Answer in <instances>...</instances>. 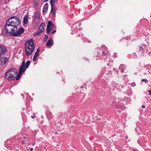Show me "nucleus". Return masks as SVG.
<instances>
[{"label":"nucleus","instance_id":"7c9ffc66","mask_svg":"<svg viewBox=\"0 0 151 151\" xmlns=\"http://www.w3.org/2000/svg\"><path fill=\"white\" fill-rule=\"evenodd\" d=\"M24 143V142H22V143Z\"/></svg>","mask_w":151,"mask_h":151},{"label":"nucleus","instance_id":"2eb2a0df","mask_svg":"<svg viewBox=\"0 0 151 151\" xmlns=\"http://www.w3.org/2000/svg\"><path fill=\"white\" fill-rule=\"evenodd\" d=\"M57 0H50V1L51 5H54L55 2L57 1Z\"/></svg>","mask_w":151,"mask_h":151},{"label":"nucleus","instance_id":"dca6fc26","mask_svg":"<svg viewBox=\"0 0 151 151\" xmlns=\"http://www.w3.org/2000/svg\"><path fill=\"white\" fill-rule=\"evenodd\" d=\"M38 30H40L41 32H43L45 30V28L41 27H40Z\"/></svg>","mask_w":151,"mask_h":151},{"label":"nucleus","instance_id":"a211bd4d","mask_svg":"<svg viewBox=\"0 0 151 151\" xmlns=\"http://www.w3.org/2000/svg\"><path fill=\"white\" fill-rule=\"evenodd\" d=\"M48 37V36L47 35H45V37L43 39L44 41L45 42H46L47 41Z\"/></svg>","mask_w":151,"mask_h":151},{"label":"nucleus","instance_id":"b1692460","mask_svg":"<svg viewBox=\"0 0 151 151\" xmlns=\"http://www.w3.org/2000/svg\"><path fill=\"white\" fill-rule=\"evenodd\" d=\"M42 0L43 2H46L47 1H48L49 0Z\"/></svg>","mask_w":151,"mask_h":151},{"label":"nucleus","instance_id":"6e6552de","mask_svg":"<svg viewBox=\"0 0 151 151\" xmlns=\"http://www.w3.org/2000/svg\"><path fill=\"white\" fill-rule=\"evenodd\" d=\"M6 51V49L4 46H0V54L1 55L5 52Z\"/></svg>","mask_w":151,"mask_h":151},{"label":"nucleus","instance_id":"39448f33","mask_svg":"<svg viewBox=\"0 0 151 151\" xmlns=\"http://www.w3.org/2000/svg\"><path fill=\"white\" fill-rule=\"evenodd\" d=\"M14 69H10L5 73V78L6 79L11 80L16 78L17 75V71Z\"/></svg>","mask_w":151,"mask_h":151},{"label":"nucleus","instance_id":"423d86ee","mask_svg":"<svg viewBox=\"0 0 151 151\" xmlns=\"http://www.w3.org/2000/svg\"><path fill=\"white\" fill-rule=\"evenodd\" d=\"M54 24L52 22L49 21L47 22V27L46 28L47 32H46L47 34H49L50 31L52 30V29L54 27Z\"/></svg>","mask_w":151,"mask_h":151},{"label":"nucleus","instance_id":"0eeeda50","mask_svg":"<svg viewBox=\"0 0 151 151\" xmlns=\"http://www.w3.org/2000/svg\"><path fill=\"white\" fill-rule=\"evenodd\" d=\"M8 58L7 57H2L1 60V66L4 65L6 64V62L8 61Z\"/></svg>","mask_w":151,"mask_h":151},{"label":"nucleus","instance_id":"f3484780","mask_svg":"<svg viewBox=\"0 0 151 151\" xmlns=\"http://www.w3.org/2000/svg\"><path fill=\"white\" fill-rule=\"evenodd\" d=\"M42 32H41V31H40V30H38L37 32L35 34V36L36 35H39Z\"/></svg>","mask_w":151,"mask_h":151},{"label":"nucleus","instance_id":"5701e85b","mask_svg":"<svg viewBox=\"0 0 151 151\" xmlns=\"http://www.w3.org/2000/svg\"><path fill=\"white\" fill-rule=\"evenodd\" d=\"M56 32V30H54L53 31V32L52 33V34H54L55 33V32Z\"/></svg>","mask_w":151,"mask_h":151},{"label":"nucleus","instance_id":"4468645a","mask_svg":"<svg viewBox=\"0 0 151 151\" xmlns=\"http://www.w3.org/2000/svg\"><path fill=\"white\" fill-rule=\"evenodd\" d=\"M126 67V66L123 64L121 65L119 68L121 70L122 72H123L124 71L123 69H124Z\"/></svg>","mask_w":151,"mask_h":151},{"label":"nucleus","instance_id":"1a4fd4ad","mask_svg":"<svg viewBox=\"0 0 151 151\" xmlns=\"http://www.w3.org/2000/svg\"><path fill=\"white\" fill-rule=\"evenodd\" d=\"M39 49H37L34 56L33 58L34 61H35L36 60L37 57L39 56Z\"/></svg>","mask_w":151,"mask_h":151},{"label":"nucleus","instance_id":"c85d7f7f","mask_svg":"<svg viewBox=\"0 0 151 151\" xmlns=\"http://www.w3.org/2000/svg\"><path fill=\"white\" fill-rule=\"evenodd\" d=\"M133 151H138L136 150H133Z\"/></svg>","mask_w":151,"mask_h":151},{"label":"nucleus","instance_id":"c756f323","mask_svg":"<svg viewBox=\"0 0 151 151\" xmlns=\"http://www.w3.org/2000/svg\"><path fill=\"white\" fill-rule=\"evenodd\" d=\"M24 143V142H22V143Z\"/></svg>","mask_w":151,"mask_h":151},{"label":"nucleus","instance_id":"20e7f679","mask_svg":"<svg viewBox=\"0 0 151 151\" xmlns=\"http://www.w3.org/2000/svg\"><path fill=\"white\" fill-rule=\"evenodd\" d=\"M30 63V61L28 60L25 65V61H23L21 66L19 68V73L18 74H17L16 78H16V80H18L19 79L20 77L21 76L22 73L25 71L29 67Z\"/></svg>","mask_w":151,"mask_h":151},{"label":"nucleus","instance_id":"f257e3e1","mask_svg":"<svg viewBox=\"0 0 151 151\" xmlns=\"http://www.w3.org/2000/svg\"><path fill=\"white\" fill-rule=\"evenodd\" d=\"M14 28L9 25H7L6 24L5 27V29L6 31V33H9L10 35L13 34V35L15 36H19L23 33L24 31V29L23 28H21L18 30V31H14Z\"/></svg>","mask_w":151,"mask_h":151},{"label":"nucleus","instance_id":"9b49d317","mask_svg":"<svg viewBox=\"0 0 151 151\" xmlns=\"http://www.w3.org/2000/svg\"><path fill=\"white\" fill-rule=\"evenodd\" d=\"M53 42L51 39H50L47 42L46 45L48 47H51L53 45Z\"/></svg>","mask_w":151,"mask_h":151},{"label":"nucleus","instance_id":"7ed1b4c3","mask_svg":"<svg viewBox=\"0 0 151 151\" xmlns=\"http://www.w3.org/2000/svg\"><path fill=\"white\" fill-rule=\"evenodd\" d=\"M34 48L35 46L33 40L30 39L27 40L25 44L26 55L28 56L31 54L34 50Z\"/></svg>","mask_w":151,"mask_h":151},{"label":"nucleus","instance_id":"412c9836","mask_svg":"<svg viewBox=\"0 0 151 151\" xmlns=\"http://www.w3.org/2000/svg\"><path fill=\"white\" fill-rule=\"evenodd\" d=\"M136 85V84L134 83H132L131 84V86H134Z\"/></svg>","mask_w":151,"mask_h":151},{"label":"nucleus","instance_id":"f03ea898","mask_svg":"<svg viewBox=\"0 0 151 151\" xmlns=\"http://www.w3.org/2000/svg\"><path fill=\"white\" fill-rule=\"evenodd\" d=\"M20 24V20L16 17H11L8 19L6 22V24L13 27L15 31H18L17 26Z\"/></svg>","mask_w":151,"mask_h":151},{"label":"nucleus","instance_id":"9d476101","mask_svg":"<svg viewBox=\"0 0 151 151\" xmlns=\"http://www.w3.org/2000/svg\"><path fill=\"white\" fill-rule=\"evenodd\" d=\"M28 22V17L27 15H25L23 18V24H26Z\"/></svg>","mask_w":151,"mask_h":151},{"label":"nucleus","instance_id":"393cba45","mask_svg":"<svg viewBox=\"0 0 151 151\" xmlns=\"http://www.w3.org/2000/svg\"><path fill=\"white\" fill-rule=\"evenodd\" d=\"M149 92L150 94V95H151V90H149Z\"/></svg>","mask_w":151,"mask_h":151},{"label":"nucleus","instance_id":"f8f14e48","mask_svg":"<svg viewBox=\"0 0 151 151\" xmlns=\"http://www.w3.org/2000/svg\"><path fill=\"white\" fill-rule=\"evenodd\" d=\"M48 9V4H46L44 6L43 9V11L45 13L47 12Z\"/></svg>","mask_w":151,"mask_h":151},{"label":"nucleus","instance_id":"aec40b11","mask_svg":"<svg viewBox=\"0 0 151 151\" xmlns=\"http://www.w3.org/2000/svg\"><path fill=\"white\" fill-rule=\"evenodd\" d=\"M147 81V79H143L141 81L142 82H145V83H146Z\"/></svg>","mask_w":151,"mask_h":151},{"label":"nucleus","instance_id":"cd10ccee","mask_svg":"<svg viewBox=\"0 0 151 151\" xmlns=\"http://www.w3.org/2000/svg\"><path fill=\"white\" fill-rule=\"evenodd\" d=\"M33 150V148H31V149H30V150L31 151H32V150Z\"/></svg>","mask_w":151,"mask_h":151},{"label":"nucleus","instance_id":"ddd939ff","mask_svg":"<svg viewBox=\"0 0 151 151\" xmlns=\"http://www.w3.org/2000/svg\"><path fill=\"white\" fill-rule=\"evenodd\" d=\"M51 6V12L53 13V14L54 15L55 14V8L54 6V5H52Z\"/></svg>","mask_w":151,"mask_h":151},{"label":"nucleus","instance_id":"4be33fe9","mask_svg":"<svg viewBox=\"0 0 151 151\" xmlns=\"http://www.w3.org/2000/svg\"><path fill=\"white\" fill-rule=\"evenodd\" d=\"M139 49L140 51H141V50H143V49L142 48V46H139Z\"/></svg>","mask_w":151,"mask_h":151},{"label":"nucleus","instance_id":"bb28decb","mask_svg":"<svg viewBox=\"0 0 151 151\" xmlns=\"http://www.w3.org/2000/svg\"><path fill=\"white\" fill-rule=\"evenodd\" d=\"M31 117L32 118H33V119H34L35 117V116H31Z\"/></svg>","mask_w":151,"mask_h":151},{"label":"nucleus","instance_id":"6ab92c4d","mask_svg":"<svg viewBox=\"0 0 151 151\" xmlns=\"http://www.w3.org/2000/svg\"><path fill=\"white\" fill-rule=\"evenodd\" d=\"M45 26V24L44 22H42L41 24L40 27H44Z\"/></svg>","mask_w":151,"mask_h":151},{"label":"nucleus","instance_id":"a878e982","mask_svg":"<svg viewBox=\"0 0 151 151\" xmlns=\"http://www.w3.org/2000/svg\"><path fill=\"white\" fill-rule=\"evenodd\" d=\"M142 108H145V106L144 105H143L142 106Z\"/></svg>","mask_w":151,"mask_h":151}]
</instances>
